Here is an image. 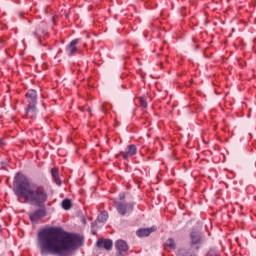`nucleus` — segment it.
<instances>
[{
	"label": "nucleus",
	"instance_id": "obj_1",
	"mask_svg": "<svg viewBox=\"0 0 256 256\" xmlns=\"http://www.w3.org/2000/svg\"><path fill=\"white\" fill-rule=\"evenodd\" d=\"M81 246V237L69 234L61 228L48 227L38 232V247L41 255L71 256Z\"/></svg>",
	"mask_w": 256,
	"mask_h": 256
},
{
	"label": "nucleus",
	"instance_id": "obj_2",
	"mask_svg": "<svg viewBox=\"0 0 256 256\" xmlns=\"http://www.w3.org/2000/svg\"><path fill=\"white\" fill-rule=\"evenodd\" d=\"M14 190L18 199H24V203H29L34 207H45L49 199L45 187L30 182L25 175L20 173L14 178Z\"/></svg>",
	"mask_w": 256,
	"mask_h": 256
},
{
	"label": "nucleus",
	"instance_id": "obj_3",
	"mask_svg": "<svg viewBox=\"0 0 256 256\" xmlns=\"http://www.w3.org/2000/svg\"><path fill=\"white\" fill-rule=\"evenodd\" d=\"M30 37L37 39L38 43H41V38L47 35V30L45 29V23L38 24L35 28L29 30Z\"/></svg>",
	"mask_w": 256,
	"mask_h": 256
},
{
	"label": "nucleus",
	"instance_id": "obj_4",
	"mask_svg": "<svg viewBox=\"0 0 256 256\" xmlns=\"http://www.w3.org/2000/svg\"><path fill=\"white\" fill-rule=\"evenodd\" d=\"M115 207L119 215L125 216L133 213V207H135V203L116 202Z\"/></svg>",
	"mask_w": 256,
	"mask_h": 256
},
{
	"label": "nucleus",
	"instance_id": "obj_5",
	"mask_svg": "<svg viewBox=\"0 0 256 256\" xmlns=\"http://www.w3.org/2000/svg\"><path fill=\"white\" fill-rule=\"evenodd\" d=\"M124 159V161H127L129 157H133L134 155H137V146L134 144L128 145L126 152H120L119 154H116V157H121Z\"/></svg>",
	"mask_w": 256,
	"mask_h": 256
},
{
	"label": "nucleus",
	"instance_id": "obj_6",
	"mask_svg": "<svg viewBox=\"0 0 256 256\" xmlns=\"http://www.w3.org/2000/svg\"><path fill=\"white\" fill-rule=\"evenodd\" d=\"M24 117L26 119H35L37 117V104H28L25 108Z\"/></svg>",
	"mask_w": 256,
	"mask_h": 256
},
{
	"label": "nucleus",
	"instance_id": "obj_7",
	"mask_svg": "<svg viewBox=\"0 0 256 256\" xmlns=\"http://www.w3.org/2000/svg\"><path fill=\"white\" fill-rule=\"evenodd\" d=\"M96 247H98V249H105V251H111V249H113V240L99 239L97 240Z\"/></svg>",
	"mask_w": 256,
	"mask_h": 256
},
{
	"label": "nucleus",
	"instance_id": "obj_8",
	"mask_svg": "<svg viewBox=\"0 0 256 256\" xmlns=\"http://www.w3.org/2000/svg\"><path fill=\"white\" fill-rule=\"evenodd\" d=\"M157 231V226H152L151 228H140L136 231L137 237H149L151 233H155Z\"/></svg>",
	"mask_w": 256,
	"mask_h": 256
},
{
	"label": "nucleus",
	"instance_id": "obj_9",
	"mask_svg": "<svg viewBox=\"0 0 256 256\" xmlns=\"http://www.w3.org/2000/svg\"><path fill=\"white\" fill-rule=\"evenodd\" d=\"M80 39H74L70 42V44L66 47V53L69 57H72V55H75L77 53V45H79Z\"/></svg>",
	"mask_w": 256,
	"mask_h": 256
},
{
	"label": "nucleus",
	"instance_id": "obj_10",
	"mask_svg": "<svg viewBox=\"0 0 256 256\" xmlns=\"http://www.w3.org/2000/svg\"><path fill=\"white\" fill-rule=\"evenodd\" d=\"M47 215V212L45 211V209H38L35 212L31 213L29 215L30 220L35 222V221H39V219H43V217H45Z\"/></svg>",
	"mask_w": 256,
	"mask_h": 256
},
{
	"label": "nucleus",
	"instance_id": "obj_11",
	"mask_svg": "<svg viewBox=\"0 0 256 256\" xmlns=\"http://www.w3.org/2000/svg\"><path fill=\"white\" fill-rule=\"evenodd\" d=\"M26 99H27L28 105H37V91L29 90L26 93Z\"/></svg>",
	"mask_w": 256,
	"mask_h": 256
},
{
	"label": "nucleus",
	"instance_id": "obj_12",
	"mask_svg": "<svg viewBox=\"0 0 256 256\" xmlns=\"http://www.w3.org/2000/svg\"><path fill=\"white\" fill-rule=\"evenodd\" d=\"M191 239V247H195V245H199L201 243V235L198 232H192L190 234Z\"/></svg>",
	"mask_w": 256,
	"mask_h": 256
},
{
	"label": "nucleus",
	"instance_id": "obj_13",
	"mask_svg": "<svg viewBox=\"0 0 256 256\" xmlns=\"http://www.w3.org/2000/svg\"><path fill=\"white\" fill-rule=\"evenodd\" d=\"M116 249L120 253H123L125 251H129V246L127 245V242H125V240H118L116 242Z\"/></svg>",
	"mask_w": 256,
	"mask_h": 256
},
{
	"label": "nucleus",
	"instance_id": "obj_14",
	"mask_svg": "<svg viewBox=\"0 0 256 256\" xmlns=\"http://www.w3.org/2000/svg\"><path fill=\"white\" fill-rule=\"evenodd\" d=\"M51 176L54 179L56 185H61V179L59 178V169L52 168L51 170Z\"/></svg>",
	"mask_w": 256,
	"mask_h": 256
},
{
	"label": "nucleus",
	"instance_id": "obj_15",
	"mask_svg": "<svg viewBox=\"0 0 256 256\" xmlns=\"http://www.w3.org/2000/svg\"><path fill=\"white\" fill-rule=\"evenodd\" d=\"M109 219V214L107 212H101L97 217L98 223H105Z\"/></svg>",
	"mask_w": 256,
	"mask_h": 256
},
{
	"label": "nucleus",
	"instance_id": "obj_16",
	"mask_svg": "<svg viewBox=\"0 0 256 256\" xmlns=\"http://www.w3.org/2000/svg\"><path fill=\"white\" fill-rule=\"evenodd\" d=\"M166 246L173 250L177 249V244L175 243V240L173 238L167 239Z\"/></svg>",
	"mask_w": 256,
	"mask_h": 256
},
{
	"label": "nucleus",
	"instance_id": "obj_17",
	"mask_svg": "<svg viewBox=\"0 0 256 256\" xmlns=\"http://www.w3.org/2000/svg\"><path fill=\"white\" fill-rule=\"evenodd\" d=\"M109 109H111V104L108 102H104L101 106H100V111H102V113H107V111H109Z\"/></svg>",
	"mask_w": 256,
	"mask_h": 256
},
{
	"label": "nucleus",
	"instance_id": "obj_18",
	"mask_svg": "<svg viewBox=\"0 0 256 256\" xmlns=\"http://www.w3.org/2000/svg\"><path fill=\"white\" fill-rule=\"evenodd\" d=\"M62 208L65 209V211H69L71 209V200L65 199L62 201Z\"/></svg>",
	"mask_w": 256,
	"mask_h": 256
},
{
	"label": "nucleus",
	"instance_id": "obj_19",
	"mask_svg": "<svg viewBox=\"0 0 256 256\" xmlns=\"http://www.w3.org/2000/svg\"><path fill=\"white\" fill-rule=\"evenodd\" d=\"M140 107L143 109H147V100L143 97L139 98Z\"/></svg>",
	"mask_w": 256,
	"mask_h": 256
},
{
	"label": "nucleus",
	"instance_id": "obj_20",
	"mask_svg": "<svg viewBox=\"0 0 256 256\" xmlns=\"http://www.w3.org/2000/svg\"><path fill=\"white\" fill-rule=\"evenodd\" d=\"M179 255H182V256H196L194 253H191V252L185 251V250H180Z\"/></svg>",
	"mask_w": 256,
	"mask_h": 256
},
{
	"label": "nucleus",
	"instance_id": "obj_21",
	"mask_svg": "<svg viewBox=\"0 0 256 256\" xmlns=\"http://www.w3.org/2000/svg\"><path fill=\"white\" fill-rule=\"evenodd\" d=\"M208 256H219V253H217V251H215V250H210L208 252Z\"/></svg>",
	"mask_w": 256,
	"mask_h": 256
},
{
	"label": "nucleus",
	"instance_id": "obj_22",
	"mask_svg": "<svg viewBox=\"0 0 256 256\" xmlns=\"http://www.w3.org/2000/svg\"><path fill=\"white\" fill-rule=\"evenodd\" d=\"M119 199H120V201H124V199H125V193H120V194H119Z\"/></svg>",
	"mask_w": 256,
	"mask_h": 256
},
{
	"label": "nucleus",
	"instance_id": "obj_23",
	"mask_svg": "<svg viewBox=\"0 0 256 256\" xmlns=\"http://www.w3.org/2000/svg\"><path fill=\"white\" fill-rule=\"evenodd\" d=\"M195 249H196V251H199V246H196Z\"/></svg>",
	"mask_w": 256,
	"mask_h": 256
},
{
	"label": "nucleus",
	"instance_id": "obj_24",
	"mask_svg": "<svg viewBox=\"0 0 256 256\" xmlns=\"http://www.w3.org/2000/svg\"><path fill=\"white\" fill-rule=\"evenodd\" d=\"M2 144H3V140L0 139V145H2Z\"/></svg>",
	"mask_w": 256,
	"mask_h": 256
}]
</instances>
